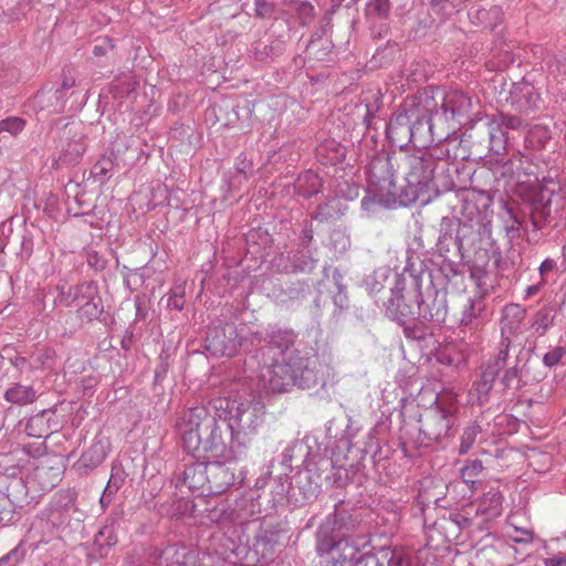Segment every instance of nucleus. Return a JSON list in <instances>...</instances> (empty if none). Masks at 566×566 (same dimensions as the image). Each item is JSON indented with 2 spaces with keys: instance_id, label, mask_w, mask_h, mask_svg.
Masks as SVG:
<instances>
[{
  "instance_id": "1",
  "label": "nucleus",
  "mask_w": 566,
  "mask_h": 566,
  "mask_svg": "<svg viewBox=\"0 0 566 566\" xmlns=\"http://www.w3.org/2000/svg\"><path fill=\"white\" fill-rule=\"evenodd\" d=\"M251 334L259 342L262 339L259 332ZM295 338L293 331L275 326L268 328L263 337L265 345L259 350L263 363L261 376L274 392H285L291 386L324 388L331 376L327 366L301 355L294 347Z\"/></svg>"
},
{
  "instance_id": "2",
  "label": "nucleus",
  "mask_w": 566,
  "mask_h": 566,
  "mask_svg": "<svg viewBox=\"0 0 566 566\" xmlns=\"http://www.w3.org/2000/svg\"><path fill=\"white\" fill-rule=\"evenodd\" d=\"M355 521H347L342 514L328 516L316 531V552L318 555H331L334 566H381L379 551L363 552L349 541V532H354Z\"/></svg>"
},
{
  "instance_id": "3",
  "label": "nucleus",
  "mask_w": 566,
  "mask_h": 566,
  "mask_svg": "<svg viewBox=\"0 0 566 566\" xmlns=\"http://www.w3.org/2000/svg\"><path fill=\"white\" fill-rule=\"evenodd\" d=\"M222 413L231 433V441L239 447H245L259 433L264 423L265 406L261 397L254 392L235 397L232 400L223 401Z\"/></svg>"
},
{
  "instance_id": "4",
  "label": "nucleus",
  "mask_w": 566,
  "mask_h": 566,
  "mask_svg": "<svg viewBox=\"0 0 566 566\" xmlns=\"http://www.w3.org/2000/svg\"><path fill=\"white\" fill-rule=\"evenodd\" d=\"M439 156L429 150H418L415 154H406L400 158V164L406 170L405 205L420 200L427 202L429 193L436 189L433 174L439 164Z\"/></svg>"
},
{
  "instance_id": "5",
  "label": "nucleus",
  "mask_w": 566,
  "mask_h": 566,
  "mask_svg": "<svg viewBox=\"0 0 566 566\" xmlns=\"http://www.w3.org/2000/svg\"><path fill=\"white\" fill-rule=\"evenodd\" d=\"M408 294L415 298L418 319L442 324L448 316L449 307L446 287L437 289L431 273L420 270L409 273Z\"/></svg>"
},
{
  "instance_id": "6",
  "label": "nucleus",
  "mask_w": 566,
  "mask_h": 566,
  "mask_svg": "<svg viewBox=\"0 0 566 566\" xmlns=\"http://www.w3.org/2000/svg\"><path fill=\"white\" fill-rule=\"evenodd\" d=\"M457 407L451 398L441 400L437 397L433 406L419 417V433L416 443L419 448H428L434 443H443L454 436L457 426Z\"/></svg>"
},
{
  "instance_id": "7",
  "label": "nucleus",
  "mask_w": 566,
  "mask_h": 566,
  "mask_svg": "<svg viewBox=\"0 0 566 566\" xmlns=\"http://www.w3.org/2000/svg\"><path fill=\"white\" fill-rule=\"evenodd\" d=\"M223 408V400L218 399L208 406L200 405L184 410L176 420V429L181 438L184 449L200 446V433L210 434L216 440L213 423L218 421V410Z\"/></svg>"
},
{
  "instance_id": "8",
  "label": "nucleus",
  "mask_w": 566,
  "mask_h": 566,
  "mask_svg": "<svg viewBox=\"0 0 566 566\" xmlns=\"http://www.w3.org/2000/svg\"><path fill=\"white\" fill-rule=\"evenodd\" d=\"M247 326L240 328L233 323H219L209 327L206 348L213 356L232 357L247 342Z\"/></svg>"
},
{
  "instance_id": "9",
  "label": "nucleus",
  "mask_w": 566,
  "mask_h": 566,
  "mask_svg": "<svg viewBox=\"0 0 566 566\" xmlns=\"http://www.w3.org/2000/svg\"><path fill=\"white\" fill-rule=\"evenodd\" d=\"M316 459H304V469L298 471L292 482V502L295 505H305L315 500L321 490V475L315 471Z\"/></svg>"
},
{
  "instance_id": "10",
  "label": "nucleus",
  "mask_w": 566,
  "mask_h": 566,
  "mask_svg": "<svg viewBox=\"0 0 566 566\" xmlns=\"http://www.w3.org/2000/svg\"><path fill=\"white\" fill-rule=\"evenodd\" d=\"M412 266L406 268L402 273L392 271L388 266L376 269L369 274L364 283L369 294L377 296L380 293H399L409 286V273L416 272Z\"/></svg>"
},
{
  "instance_id": "11",
  "label": "nucleus",
  "mask_w": 566,
  "mask_h": 566,
  "mask_svg": "<svg viewBox=\"0 0 566 566\" xmlns=\"http://www.w3.org/2000/svg\"><path fill=\"white\" fill-rule=\"evenodd\" d=\"M172 482L177 489L187 488L191 492H199L200 495L208 494V461L192 458L174 473Z\"/></svg>"
},
{
  "instance_id": "12",
  "label": "nucleus",
  "mask_w": 566,
  "mask_h": 566,
  "mask_svg": "<svg viewBox=\"0 0 566 566\" xmlns=\"http://www.w3.org/2000/svg\"><path fill=\"white\" fill-rule=\"evenodd\" d=\"M507 101L518 114L524 116L541 111L544 105L537 88L525 80L512 84Z\"/></svg>"
},
{
  "instance_id": "13",
  "label": "nucleus",
  "mask_w": 566,
  "mask_h": 566,
  "mask_svg": "<svg viewBox=\"0 0 566 566\" xmlns=\"http://www.w3.org/2000/svg\"><path fill=\"white\" fill-rule=\"evenodd\" d=\"M60 154L53 159V167L75 165L86 151V142L83 134L75 128L66 127L60 139Z\"/></svg>"
},
{
  "instance_id": "14",
  "label": "nucleus",
  "mask_w": 566,
  "mask_h": 566,
  "mask_svg": "<svg viewBox=\"0 0 566 566\" xmlns=\"http://www.w3.org/2000/svg\"><path fill=\"white\" fill-rule=\"evenodd\" d=\"M394 157L376 156L367 167L368 180L371 186L378 188L379 191L388 195H396L397 187L395 182Z\"/></svg>"
},
{
  "instance_id": "15",
  "label": "nucleus",
  "mask_w": 566,
  "mask_h": 566,
  "mask_svg": "<svg viewBox=\"0 0 566 566\" xmlns=\"http://www.w3.org/2000/svg\"><path fill=\"white\" fill-rule=\"evenodd\" d=\"M207 461L209 479L208 494H220L237 483L239 485L243 483V472L240 471L239 475H237L235 468L232 467V463L226 464L218 461V459Z\"/></svg>"
},
{
  "instance_id": "16",
  "label": "nucleus",
  "mask_w": 566,
  "mask_h": 566,
  "mask_svg": "<svg viewBox=\"0 0 566 566\" xmlns=\"http://www.w3.org/2000/svg\"><path fill=\"white\" fill-rule=\"evenodd\" d=\"M408 290L409 286L405 291L408 292ZM382 305L386 315L400 325L418 319L417 303L408 293L406 295L403 292L391 293L387 300H384Z\"/></svg>"
},
{
  "instance_id": "17",
  "label": "nucleus",
  "mask_w": 566,
  "mask_h": 566,
  "mask_svg": "<svg viewBox=\"0 0 566 566\" xmlns=\"http://www.w3.org/2000/svg\"><path fill=\"white\" fill-rule=\"evenodd\" d=\"M154 566H197V556L182 544H171L165 548H155L149 554Z\"/></svg>"
},
{
  "instance_id": "18",
  "label": "nucleus",
  "mask_w": 566,
  "mask_h": 566,
  "mask_svg": "<svg viewBox=\"0 0 566 566\" xmlns=\"http://www.w3.org/2000/svg\"><path fill=\"white\" fill-rule=\"evenodd\" d=\"M459 219L454 217H443L439 224V237L436 242V252L439 256L446 258L453 255L462 260L459 248Z\"/></svg>"
},
{
  "instance_id": "19",
  "label": "nucleus",
  "mask_w": 566,
  "mask_h": 566,
  "mask_svg": "<svg viewBox=\"0 0 566 566\" xmlns=\"http://www.w3.org/2000/svg\"><path fill=\"white\" fill-rule=\"evenodd\" d=\"M212 428L214 429L213 436H216V440L212 441L208 433H200L199 448L185 449L193 459L214 460L224 455L227 443L219 420L213 423Z\"/></svg>"
},
{
  "instance_id": "20",
  "label": "nucleus",
  "mask_w": 566,
  "mask_h": 566,
  "mask_svg": "<svg viewBox=\"0 0 566 566\" xmlns=\"http://www.w3.org/2000/svg\"><path fill=\"white\" fill-rule=\"evenodd\" d=\"M524 157L521 151H514L509 159L503 158L493 164L492 171L499 186H503L505 190L514 189V180H518Z\"/></svg>"
},
{
  "instance_id": "21",
  "label": "nucleus",
  "mask_w": 566,
  "mask_h": 566,
  "mask_svg": "<svg viewBox=\"0 0 566 566\" xmlns=\"http://www.w3.org/2000/svg\"><path fill=\"white\" fill-rule=\"evenodd\" d=\"M410 117V128H412V144L420 147H426L428 143L433 140L432 138V123L431 115L428 109L420 108L412 105L408 108Z\"/></svg>"
},
{
  "instance_id": "22",
  "label": "nucleus",
  "mask_w": 566,
  "mask_h": 566,
  "mask_svg": "<svg viewBox=\"0 0 566 566\" xmlns=\"http://www.w3.org/2000/svg\"><path fill=\"white\" fill-rule=\"evenodd\" d=\"M492 315L482 296L469 297L462 305L459 323L461 326L478 328Z\"/></svg>"
},
{
  "instance_id": "23",
  "label": "nucleus",
  "mask_w": 566,
  "mask_h": 566,
  "mask_svg": "<svg viewBox=\"0 0 566 566\" xmlns=\"http://www.w3.org/2000/svg\"><path fill=\"white\" fill-rule=\"evenodd\" d=\"M411 122L406 106L402 111H399L394 115L387 125L386 134L390 142L402 148L408 144L412 143V128H410Z\"/></svg>"
},
{
  "instance_id": "24",
  "label": "nucleus",
  "mask_w": 566,
  "mask_h": 566,
  "mask_svg": "<svg viewBox=\"0 0 566 566\" xmlns=\"http://www.w3.org/2000/svg\"><path fill=\"white\" fill-rule=\"evenodd\" d=\"M553 192L541 189L530 198L531 223L534 230H542L549 221Z\"/></svg>"
},
{
  "instance_id": "25",
  "label": "nucleus",
  "mask_w": 566,
  "mask_h": 566,
  "mask_svg": "<svg viewBox=\"0 0 566 566\" xmlns=\"http://www.w3.org/2000/svg\"><path fill=\"white\" fill-rule=\"evenodd\" d=\"M486 130L489 137V156L492 164L501 160L507 153V133L499 127V124H493L489 118L480 119Z\"/></svg>"
},
{
  "instance_id": "26",
  "label": "nucleus",
  "mask_w": 566,
  "mask_h": 566,
  "mask_svg": "<svg viewBox=\"0 0 566 566\" xmlns=\"http://www.w3.org/2000/svg\"><path fill=\"white\" fill-rule=\"evenodd\" d=\"M501 373L502 370L489 363L482 366L478 379L472 385V394L476 397V403L479 406H484L490 401V394Z\"/></svg>"
},
{
  "instance_id": "27",
  "label": "nucleus",
  "mask_w": 566,
  "mask_h": 566,
  "mask_svg": "<svg viewBox=\"0 0 566 566\" xmlns=\"http://www.w3.org/2000/svg\"><path fill=\"white\" fill-rule=\"evenodd\" d=\"M286 49L285 41L282 36H276L270 41H255L249 49V56L260 63H271L281 56Z\"/></svg>"
},
{
  "instance_id": "28",
  "label": "nucleus",
  "mask_w": 566,
  "mask_h": 566,
  "mask_svg": "<svg viewBox=\"0 0 566 566\" xmlns=\"http://www.w3.org/2000/svg\"><path fill=\"white\" fill-rule=\"evenodd\" d=\"M526 317V308L516 303L506 304L502 310L500 319L501 337H509L516 335L523 325Z\"/></svg>"
},
{
  "instance_id": "29",
  "label": "nucleus",
  "mask_w": 566,
  "mask_h": 566,
  "mask_svg": "<svg viewBox=\"0 0 566 566\" xmlns=\"http://www.w3.org/2000/svg\"><path fill=\"white\" fill-rule=\"evenodd\" d=\"M534 353V348L522 347L516 356L514 366L504 368L502 376L499 377L500 385L502 387V394L513 388L514 382H518L523 376V371L527 370V364L530 363Z\"/></svg>"
},
{
  "instance_id": "30",
  "label": "nucleus",
  "mask_w": 566,
  "mask_h": 566,
  "mask_svg": "<svg viewBox=\"0 0 566 566\" xmlns=\"http://www.w3.org/2000/svg\"><path fill=\"white\" fill-rule=\"evenodd\" d=\"M109 446L106 438L95 437L90 448L77 460V469L87 472L97 468L106 459Z\"/></svg>"
},
{
  "instance_id": "31",
  "label": "nucleus",
  "mask_w": 566,
  "mask_h": 566,
  "mask_svg": "<svg viewBox=\"0 0 566 566\" xmlns=\"http://www.w3.org/2000/svg\"><path fill=\"white\" fill-rule=\"evenodd\" d=\"M470 22L490 32H496V29L503 22V11L500 7L493 6L490 9H484L479 6H473L468 11Z\"/></svg>"
},
{
  "instance_id": "32",
  "label": "nucleus",
  "mask_w": 566,
  "mask_h": 566,
  "mask_svg": "<svg viewBox=\"0 0 566 566\" xmlns=\"http://www.w3.org/2000/svg\"><path fill=\"white\" fill-rule=\"evenodd\" d=\"M472 106L471 97L462 91H451L446 94L441 104L446 119H455L469 114Z\"/></svg>"
},
{
  "instance_id": "33",
  "label": "nucleus",
  "mask_w": 566,
  "mask_h": 566,
  "mask_svg": "<svg viewBox=\"0 0 566 566\" xmlns=\"http://www.w3.org/2000/svg\"><path fill=\"white\" fill-rule=\"evenodd\" d=\"M503 511V495L501 491L491 489L483 494L476 507V515L483 521L489 522L495 520Z\"/></svg>"
},
{
  "instance_id": "34",
  "label": "nucleus",
  "mask_w": 566,
  "mask_h": 566,
  "mask_svg": "<svg viewBox=\"0 0 566 566\" xmlns=\"http://www.w3.org/2000/svg\"><path fill=\"white\" fill-rule=\"evenodd\" d=\"M280 536V531L272 528L261 530L255 536L254 551L264 562L273 559Z\"/></svg>"
},
{
  "instance_id": "35",
  "label": "nucleus",
  "mask_w": 566,
  "mask_h": 566,
  "mask_svg": "<svg viewBox=\"0 0 566 566\" xmlns=\"http://www.w3.org/2000/svg\"><path fill=\"white\" fill-rule=\"evenodd\" d=\"M117 526L116 518H107L106 524L95 535L94 549L101 557H105L109 548L117 544Z\"/></svg>"
},
{
  "instance_id": "36",
  "label": "nucleus",
  "mask_w": 566,
  "mask_h": 566,
  "mask_svg": "<svg viewBox=\"0 0 566 566\" xmlns=\"http://www.w3.org/2000/svg\"><path fill=\"white\" fill-rule=\"evenodd\" d=\"M483 226L480 222H463L459 219V248L461 250L462 260L467 252L476 249L481 237Z\"/></svg>"
},
{
  "instance_id": "37",
  "label": "nucleus",
  "mask_w": 566,
  "mask_h": 566,
  "mask_svg": "<svg viewBox=\"0 0 566 566\" xmlns=\"http://www.w3.org/2000/svg\"><path fill=\"white\" fill-rule=\"evenodd\" d=\"M536 169V165L524 157V163L522 164V169L518 174V180H514V189L512 191H515L522 197L531 195L532 189L538 181Z\"/></svg>"
},
{
  "instance_id": "38",
  "label": "nucleus",
  "mask_w": 566,
  "mask_h": 566,
  "mask_svg": "<svg viewBox=\"0 0 566 566\" xmlns=\"http://www.w3.org/2000/svg\"><path fill=\"white\" fill-rule=\"evenodd\" d=\"M403 326V335L408 339L418 342L422 347L431 348L436 346V339L433 337L432 329L424 325L421 321H413Z\"/></svg>"
},
{
  "instance_id": "39",
  "label": "nucleus",
  "mask_w": 566,
  "mask_h": 566,
  "mask_svg": "<svg viewBox=\"0 0 566 566\" xmlns=\"http://www.w3.org/2000/svg\"><path fill=\"white\" fill-rule=\"evenodd\" d=\"M0 503L8 505V512H12L14 507H22L24 503H28V490L22 479L12 480L7 486L6 494L0 492Z\"/></svg>"
},
{
  "instance_id": "40",
  "label": "nucleus",
  "mask_w": 566,
  "mask_h": 566,
  "mask_svg": "<svg viewBox=\"0 0 566 566\" xmlns=\"http://www.w3.org/2000/svg\"><path fill=\"white\" fill-rule=\"evenodd\" d=\"M310 292V285L306 282L296 281L280 287L274 293L280 304L289 305L305 300Z\"/></svg>"
},
{
  "instance_id": "41",
  "label": "nucleus",
  "mask_w": 566,
  "mask_h": 566,
  "mask_svg": "<svg viewBox=\"0 0 566 566\" xmlns=\"http://www.w3.org/2000/svg\"><path fill=\"white\" fill-rule=\"evenodd\" d=\"M53 416L54 412L50 409H44L32 416L25 424L27 434L34 438H42L50 434L52 432L50 420Z\"/></svg>"
},
{
  "instance_id": "42",
  "label": "nucleus",
  "mask_w": 566,
  "mask_h": 566,
  "mask_svg": "<svg viewBox=\"0 0 566 566\" xmlns=\"http://www.w3.org/2000/svg\"><path fill=\"white\" fill-rule=\"evenodd\" d=\"M294 189L298 196L308 199L321 191L322 180L314 171L306 170L297 177Z\"/></svg>"
},
{
  "instance_id": "43",
  "label": "nucleus",
  "mask_w": 566,
  "mask_h": 566,
  "mask_svg": "<svg viewBox=\"0 0 566 566\" xmlns=\"http://www.w3.org/2000/svg\"><path fill=\"white\" fill-rule=\"evenodd\" d=\"M3 398L10 403L24 406L34 402L38 395L32 386L14 384L4 391Z\"/></svg>"
},
{
  "instance_id": "44",
  "label": "nucleus",
  "mask_w": 566,
  "mask_h": 566,
  "mask_svg": "<svg viewBox=\"0 0 566 566\" xmlns=\"http://www.w3.org/2000/svg\"><path fill=\"white\" fill-rule=\"evenodd\" d=\"M36 548V543L30 542L29 538L23 537L15 547L0 557V564L4 566H18L24 560L29 552H34Z\"/></svg>"
},
{
  "instance_id": "45",
  "label": "nucleus",
  "mask_w": 566,
  "mask_h": 566,
  "mask_svg": "<svg viewBox=\"0 0 566 566\" xmlns=\"http://www.w3.org/2000/svg\"><path fill=\"white\" fill-rule=\"evenodd\" d=\"M117 155L112 149L102 155V157L93 165L91 176L101 182H105L112 176L116 166Z\"/></svg>"
},
{
  "instance_id": "46",
  "label": "nucleus",
  "mask_w": 566,
  "mask_h": 566,
  "mask_svg": "<svg viewBox=\"0 0 566 566\" xmlns=\"http://www.w3.org/2000/svg\"><path fill=\"white\" fill-rule=\"evenodd\" d=\"M345 209L337 197H329L317 207L312 218L318 222H327L342 216Z\"/></svg>"
},
{
  "instance_id": "47",
  "label": "nucleus",
  "mask_w": 566,
  "mask_h": 566,
  "mask_svg": "<svg viewBox=\"0 0 566 566\" xmlns=\"http://www.w3.org/2000/svg\"><path fill=\"white\" fill-rule=\"evenodd\" d=\"M486 118H489L493 124H499V127L502 130H505L507 133L509 129L511 130H523L528 126V123L525 118L522 117V115H513L504 112H499L493 115H486Z\"/></svg>"
},
{
  "instance_id": "48",
  "label": "nucleus",
  "mask_w": 566,
  "mask_h": 566,
  "mask_svg": "<svg viewBox=\"0 0 566 566\" xmlns=\"http://www.w3.org/2000/svg\"><path fill=\"white\" fill-rule=\"evenodd\" d=\"M291 270L294 273H308L316 266L317 260L308 249H302L289 255Z\"/></svg>"
},
{
  "instance_id": "49",
  "label": "nucleus",
  "mask_w": 566,
  "mask_h": 566,
  "mask_svg": "<svg viewBox=\"0 0 566 566\" xmlns=\"http://www.w3.org/2000/svg\"><path fill=\"white\" fill-rule=\"evenodd\" d=\"M316 459L310 453V446L303 440L293 441L282 453V464L289 469L292 468V461L294 459Z\"/></svg>"
},
{
  "instance_id": "50",
  "label": "nucleus",
  "mask_w": 566,
  "mask_h": 566,
  "mask_svg": "<svg viewBox=\"0 0 566 566\" xmlns=\"http://www.w3.org/2000/svg\"><path fill=\"white\" fill-rule=\"evenodd\" d=\"M381 566H417L405 552L390 547L379 549Z\"/></svg>"
},
{
  "instance_id": "51",
  "label": "nucleus",
  "mask_w": 566,
  "mask_h": 566,
  "mask_svg": "<svg viewBox=\"0 0 566 566\" xmlns=\"http://www.w3.org/2000/svg\"><path fill=\"white\" fill-rule=\"evenodd\" d=\"M555 311L551 306L539 308L532 318L531 327L535 334L543 336L553 326Z\"/></svg>"
},
{
  "instance_id": "52",
  "label": "nucleus",
  "mask_w": 566,
  "mask_h": 566,
  "mask_svg": "<svg viewBox=\"0 0 566 566\" xmlns=\"http://www.w3.org/2000/svg\"><path fill=\"white\" fill-rule=\"evenodd\" d=\"M390 11L391 3L389 0H369L365 8V14L370 23L387 20Z\"/></svg>"
},
{
  "instance_id": "53",
  "label": "nucleus",
  "mask_w": 566,
  "mask_h": 566,
  "mask_svg": "<svg viewBox=\"0 0 566 566\" xmlns=\"http://www.w3.org/2000/svg\"><path fill=\"white\" fill-rule=\"evenodd\" d=\"M292 482L286 474L279 475L274 480V488L271 491L274 505H281L284 502H292Z\"/></svg>"
},
{
  "instance_id": "54",
  "label": "nucleus",
  "mask_w": 566,
  "mask_h": 566,
  "mask_svg": "<svg viewBox=\"0 0 566 566\" xmlns=\"http://www.w3.org/2000/svg\"><path fill=\"white\" fill-rule=\"evenodd\" d=\"M34 478L40 482L41 489L48 491L61 481V471L59 468L39 465L34 470Z\"/></svg>"
},
{
  "instance_id": "55",
  "label": "nucleus",
  "mask_w": 566,
  "mask_h": 566,
  "mask_svg": "<svg viewBox=\"0 0 566 566\" xmlns=\"http://www.w3.org/2000/svg\"><path fill=\"white\" fill-rule=\"evenodd\" d=\"M317 467L321 469L323 467L331 468V474L326 476V479L332 483L335 488H344L348 481V471L344 467H335L333 461L327 458H319L317 461Z\"/></svg>"
},
{
  "instance_id": "56",
  "label": "nucleus",
  "mask_w": 566,
  "mask_h": 566,
  "mask_svg": "<svg viewBox=\"0 0 566 566\" xmlns=\"http://www.w3.org/2000/svg\"><path fill=\"white\" fill-rule=\"evenodd\" d=\"M74 297L75 304L80 307L81 305L87 304L95 297L99 296L98 287L93 281H85L74 285Z\"/></svg>"
},
{
  "instance_id": "57",
  "label": "nucleus",
  "mask_w": 566,
  "mask_h": 566,
  "mask_svg": "<svg viewBox=\"0 0 566 566\" xmlns=\"http://www.w3.org/2000/svg\"><path fill=\"white\" fill-rule=\"evenodd\" d=\"M484 471L483 462L479 459L467 460L460 469V476L465 484H471L472 488L479 481V478Z\"/></svg>"
},
{
  "instance_id": "58",
  "label": "nucleus",
  "mask_w": 566,
  "mask_h": 566,
  "mask_svg": "<svg viewBox=\"0 0 566 566\" xmlns=\"http://www.w3.org/2000/svg\"><path fill=\"white\" fill-rule=\"evenodd\" d=\"M482 432L481 426L476 422H470L463 430L460 438L459 454H467L473 447L476 437Z\"/></svg>"
},
{
  "instance_id": "59",
  "label": "nucleus",
  "mask_w": 566,
  "mask_h": 566,
  "mask_svg": "<svg viewBox=\"0 0 566 566\" xmlns=\"http://www.w3.org/2000/svg\"><path fill=\"white\" fill-rule=\"evenodd\" d=\"M551 139V132L546 126L536 125L531 128L526 135V142L533 147L542 148Z\"/></svg>"
},
{
  "instance_id": "60",
  "label": "nucleus",
  "mask_w": 566,
  "mask_h": 566,
  "mask_svg": "<svg viewBox=\"0 0 566 566\" xmlns=\"http://www.w3.org/2000/svg\"><path fill=\"white\" fill-rule=\"evenodd\" d=\"M511 346L512 339L509 337H501L497 354L490 358L486 363L499 368L500 370H503L506 367Z\"/></svg>"
},
{
  "instance_id": "61",
  "label": "nucleus",
  "mask_w": 566,
  "mask_h": 566,
  "mask_svg": "<svg viewBox=\"0 0 566 566\" xmlns=\"http://www.w3.org/2000/svg\"><path fill=\"white\" fill-rule=\"evenodd\" d=\"M103 310L102 297L97 296L90 303L81 305L77 313L80 318H85L91 322L97 319L103 313Z\"/></svg>"
},
{
  "instance_id": "62",
  "label": "nucleus",
  "mask_w": 566,
  "mask_h": 566,
  "mask_svg": "<svg viewBox=\"0 0 566 566\" xmlns=\"http://www.w3.org/2000/svg\"><path fill=\"white\" fill-rule=\"evenodd\" d=\"M72 506V501L67 500L65 503L61 501H53L49 507V520L56 525H61L65 521V514Z\"/></svg>"
},
{
  "instance_id": "63",
  "label": "nucleus",
  "mask_w": 566,
  "mask_h": 566,
  "mask_svg": "<svg viewBox=\"0 0 566 566\" xmlns=\"http://www.w3.org/2000/svg\"><path fill=\"white\" fill-rule=\"evenodd\" d=\"M53 360V352L50 349H39L30 356L29 370H38L50 367Z\"/></svg>"
},
{
  "instance_id": "64",
  "label": "nucleus",
  "mask_w": 566,
  "mask_h": 566,
  "mask_svg": "<svg viewBox=\"0 0 566 566\" xmlns=\"http://www.w3.org/2000/svg\"><path fill=\"white\" fill-rule=\"evenodd\" d=\"M170 368L169 355L167 352L163 350L158 357V361L155 368L154 374V387L163 386L165 379L167 378L168 371Z\"/></svg>"
}]
</instances>
